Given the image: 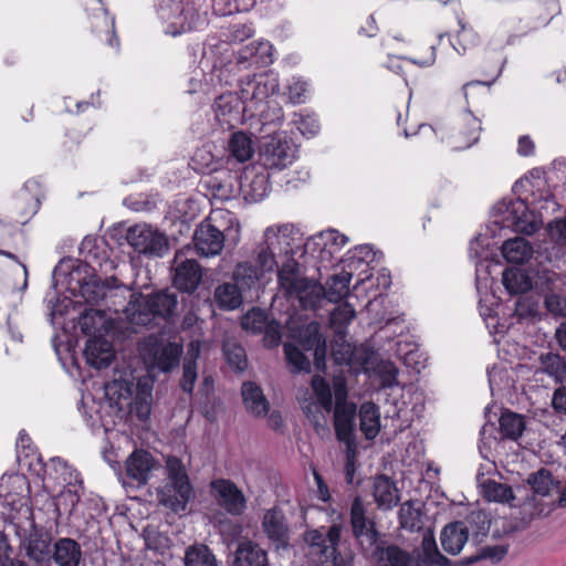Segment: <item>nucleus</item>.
<instances>
[{
	"instance_id": "43",
	"label": "nucleus",
	"mask_w": 566,
	"mask_h": 566,
	"mask_svg": "<svg viewBox=\"0 0 566 566\" xmlns=\"http://www.w3.org/2000/svg\"><path fill=\"white\" fill-rule=\"evenodd\" d=\"M186 566H218L217 558L206 545L190 546L185 555Z\"/></svg>"
},
{
	"instance_id": "49",
	"label": "nucleus",
	"mask_w": 566,
	"mask_h": 566,
	"mask_svg": "<svg viewBox=\"0 0 566 566\" xmlns=\"http://www.w3.org/2000/svg\"><path fill=\"white\" fill-rule=\"evenodd\" d=\"M399 521L401 527L410 531L420 530L422 526L421 512L410 501L401 504Z\"/></svg>"
},
{
	"instance_id": "24",
	"label": "nucleus",
	"mask_w": 566,
	"mask_h": 566,
	"mask_svg": "<svg viewBox=\"0 0 566 566\" xmlns=\"http://www.w3.org/2000/svg\"><path fill=\"white\" fill-rule=\"evenodd\" d=\"M373 496L380 510H390L400 500L396 483L387 475H377L373 483Z\"/></svg>"
},
{
	"instance_id": "34",
	"label": "nucleus",
	"mask_w": 566,
	"mask_h": 566,
	"mask_svg": "<svg viewBox=\"0 0 566 566\" xmlns=\"http://www.w3.org/2000/svg\"><path fill=\"white\" fill-rule=\"evenodd\" d=\"M502 254L507 262L521 264L532 258L533 248L526 239L516 237L503 243Z\"/></svg>"
},
{
	"instance_id": "35",
	"label": "nucleus",
	"mask_w": 566,
	"mask_h": 566,
	"mask_svg": "<svg viewBox=\"0 0 566 566\" xmlns=\"http://www.w3.org/2000/svg\"><path fill=\"white\" fill-rule=\"evenodd\" d=\"M213 298L218 307L224 311H233L242 304V295L235 283L218 285Z\"/></svg>"
},
{
	"instance_id": "42",
	"label": "nucleus",
	"mask_w": 566,
	"mask_h": 566,
	"mask_svg": "<svg viewBox=\"0 0 566 566\" xmlns=\"http://www.w3.org/2000/svg\"><path fill=\"white\" fill-rule=\"evenodd\" d=\"M229 153L239 163L249 160L254 153L251 138L242 132L234 133L229 140Z\"/></svg>"
},
{
	"instance_id": "58",
	"label": "nucleus",
	"mask_w": 566,
	"mask_h": 566,
	"mask_svg": "<svg viewBox=\"0 0 566 566\" xmlns=\"http://www.w3.org/2000/svg\"><path fill=\"white\" fill-rule=\"evenodd\" d=\"M545 306L553 314L566 316V297L560 298L554 293L546 294Z\"/></svg>"
},
{
	"instance_id": "62",
	"label": "nucleus",
	"mask_w": 566,
	"mask_h": 566,
	"mask_svg": "<svg viewBox=\"0 0 566 566\" xmlns=\"http://www.w3.org/2000/svg\"><path fill=\"white\" fill-rule=\"evenodd\" d=\"M298 130L308 137L315 136L319 130V124L314 117L301 118L297 126Z\"/></svg>"
},
{
	"instance_id": "38",
	"label": "nucleus",
	"mask_w": 566,
	"mask_h": 566,
	"mask_svg": "<svg viewBox=\"0 0 566 566\" xmlns=\"http://www.w3.org/2000/svg\"><path fill=\"white\" fill-rule=\"evenodd\" d=\"M352 273L343 271L339 274L333 275L326 282L325 297L329 302H338L349 294V283Z\"/></svg>"
},
{
	"instance_id": "48",
	"label": "nucleus",
	"mask_w": 566,
	"mask_h": 566,
	"mask_svg": "<svg viewBox=\"0 0 566 566\" xmlns=\"http://www.w3.org/2000/svg\"><path fill=\"white\" fill-rule=\"evenodd\" d=\"M268 322L269 318L266 312L254 307L243 315L241 319V326L245 331L258 334L263 332V328L266 327Z\"/></svg>"
},
{
	"instance_id": "41",
	"label": "nucleus",
	"mask_w": 566,
	"mask_h": 566,
	"mask_svg": "<svg viewBox=\"0 0 566 566\" xmlns=\"http://www.w3.org/2000/svg\"><path fill=\"white\" fill-rule=\"evenodd\" d=\"M525 429V421L521 415L504 411L500 418V430L504 438L517 440Z\"/></svg>"
},
{
	"instance_id": "21",
	"label": "nucleus",
	"mask_w": 566,
	"mask_h": 566,
	"mask_svg": "<svg viewBox=\"0 0 566 566\" xmlns=\"http://www.w3.org/2000/svg\"><path fill=\"white\" fill-rule=\"evenodd\" d=\"M82 559V547L75 539L60 537L54 542L51 560L57 566H80Z\"/></svg>"
},
{
	"instance_id": "25",
	"label": "nucleus",
	"mask_w": 566,
	"mask_h": 566,
	"mask_svg": "<svg viewBox=\"0 0 566 566\" xmlns=\"http://www.w3.org/2000/svg\"><path fill=\"white\" fill-rule=\"evenodd\" d=\"M84 354L86 361L97 369L109 366L114 358L113 345L103 337L88 339Z\"/></svg>"
},
{
	"instance_id": "29",
	"label": "nucleus",
	"mask_w": 566,
	"mask_h": 566,
	"mask_svg": "<svg viewBox=\"0 0 566 566\" xmlns=\"http://www.w3.org/2000/svg\"><path fill=\"white\" fill-rule=\"evenodd\" d=\"M468 539V530L460 521L444 526L440 536L443 549L451 555L459 554Z\"/></svg>"
},
{
	"instance_id": "39",
	"label": "nucleus",
	"mask_w": 566,
	"mask_h": 566,
	"mask_svg": "<svg viewBox=\"0 0 566 566\" xmlns=\"http://www.w3.org/2000/svg\"><path fill=\"white\" fill-rule=\"evenodd\" d=\"M482 494L489 502L507 503L515 499L511 486L494 480H485L482 484Z\"/></svg>"
},
{
	"instance_id": "61",
	"label": "nucleus",
	"mask_w": 566,
	"mask_h": 566,
	"mask_svg": "<svg viewBox=\"0 0 566 566\" xmlns=\"http://www.w3.org/2000/svg\"><path fill=\"white\" fill-rule=\"evenodd\" d=\"M307 86L305 82L296 81L289 86V97L293 104H300L304 102Z\"/></svg>"
},
{
	"instance_id": "1",
	"label": "nucleus",
	"mask_w": 566,
	"mask_h": 566,
	"mask_svg": "<svg viewBox=\"0 0 566 566\" xmlns=\"http://www.w3.org/2000/svg\"><path fill=\"white\" fill-rule=\"evenodd\" d=\"M312 389L317 398L319 407L331 412L333 408V395L335 397L334 426L337 439L350 443L354 433V418L356 406L347 401L345 380L340 377L334 379L333 392L329 384L316 375L311 381Z\"/></svg>"
},
{
	"instance_id": "6",
	"label": "nucleus",
	"mask_w": 566,
	"mask_h": 566,
	"mask_svg": "<svg viewBox=\"0 0 566 566\" xmlns=\"http://www.w3.org/2000/svg\"><path fill=\"white\" fill-rule=\"evenodd\" d=\"M296 145L285 136L273 135L266 139L260 150V160L264 168L282 170L296 158Z\"/></svg>"
},
{
	"instance_id": "26",
	"label": "nucleus",
	"mask_w": 566,
	"mask_h": 566,
	"mask_svg": "<svg viewBox=\"0 0 566 566\" xmlns=\"http://www.w3.org/2000/svg\"><path fill=\"white\" fill-rule=\"evenodd\" d=\"M507 220L516 232L524 234H533L538 229V224L534 219L533 213L528 210L523 200L511 202L507 208Z\"/></svg>"
},
{
	"instance_id": "44",
	"label": "nucleus",
	"mask_w": 566,
	"mask_h": 566,
	"mask_svg": "<svg viewBox=\"0 0 566 566\" xmlns=\"http://www.w3.org/2000/svg\"><path fill=\"white\" fill-rule=\"evenodd\" d=\"M356 312L348 303L338 305L331 314V326L337 336L345 337L348 324L355 318Z\"/></svg>"
},
{
	"instance_id": "13",
	"label": "nucleus",
	"mask_w": 566,
	"mask_h": 566,
	"mask_svg": "<svg viewBox=\"0 0 566 566\" xmlns=\"http://www.w3.org/2000/svg\"><path fill=\"white\" fill-rule=\"evenodd\" d=\"M350 525L361 552L370 551L377 544L379 533L375 528V523L366 518L363 501L358 496L352 503Z\"/></svg>"
},
{
	"instance_id": "53",
	"label": "nucleus",
	"mask_w": 566,
	"mask_h": 566,
	"mask_svg": "<svg viewBox=\"0 0 566 566\" xmlns=\"http://www.w3.org/2000/svg\"><path fill=\"white\" fill-rule=\"evenodd\" d=\"M103 318V311L88 308L80 316L78 325L84 334L92 335L98 329L96 319L102 322Z\"/></svg>"
},
{
	"instance_id": "9",
	"label": "nucleus",
	"mask_w": 566,
	"mask_h": 566,
	"mask_svg": "<svg viewBox=\"0 0 566 566\" xmlns=\"http://www.w3.org/2000/svg\"><path fill=\"white\" fill-rule=\"evenodd\" d=\"M159 14L166 23L165 32L172 36L197 29L200 24V15L192 7L184 8L179 3L160 6Z\"/></svg>"
},
{
	"instance_id": "59",
	"label": "nucleus",
	"mask_w": 566,
	"mask_h": 566,
	"mask_svg": "<svg viewBox=\"0 0 566 566\" xmlns=\"http://www.w3.org/2000/svg\"><path fill=\"white\" fill-rule=\"evenodd\" d=\"M548 228L551 238L558 244L566 245V218L551 222Z\"/></svg>"
},
{
	"instance_id": "60",
	"label": "nucleus",
	"mask_w": 566,
	"mask_h": 566,
	"mask_svg": "<svg viewBox=\"0 0 566 566\" xmlns=\"http://www.w3.org/2000/svg\"><path fill=\"white\" fill-rule=\"evenodd\" d=\"M556 281H558V275L556 273L549 271H542L537 274L535 286L536 289L546 293L553 290Z\"/></svg>"
},
{
	"instance_id": "3",
	"label": "nucleus",
	"mask_w": 566,
	"mask_h": 566,
	"mask_svg": "<svg viewBox=\"0 0 566 566\" xmlns=\"http://www.w3.org/2000/svg\"><path fill=\"white\" fill-rule=\"evenodd\" d=\"M167 482L159 491V502L178 513L185 511L188 502L195 496L186 465L175 457L166 458Z\"/></svg>"
},
{
	"instance_id": "56",
	"label": "nucleus",
	"mask_w": 566,
	"mask_h": 566,
	"mask_svg": "<svg viewBox=\"0 0 566 566\" xmlns=\"http://www.w3.org/2000/svg\"><path fill=\"white\" fill-rule=\"evenodd\" d=\"M264 343L269 347L277 346L282 338L281 325L275 321H269L266 327L263 328Z\"/></svg>"
},
{
	"instance_id": "12",
	"label": "nucleus",
	"mask_w": 566,
	"mask_h": 566,
	"mask_svg": "<svg viewBox=\"0 0 566 566\" xmlns=\"http://www.w3.org/2000/svg\"><path fill=\"white\" fill-rule=\"evenodd\" d=\"M182 349L175 343H164L149 338L142 347V355L146 363L161 371H169L179 363Z\"/></svg>"
},
{
	"instance_id": "36",
	"label": "nucleus",
	"mask_w": 566,
	"mask_h": 566,
	"mask_svg": "<svg viewBox=\"0 0 566 566\" xmlns=\"http://www.w3.org/2000/svg\"><path fill=\"white\" fill-rule=\"evenodd\" d=\"M359 419L366 439H374L380 430L379 408L373 402H364L359 409Z\"/></svg>"
},
{
	"instance_id": "10",
	"label": "nucleus",
	"mask_w": 566,
	"mask_h": 566,
	"mask_svg": "<svg viewBox=\"0 0 566 566\" xmlns=\"http://www.w3.org/2000/svg\"><path fill=\"white\" fill-rule=\"evenodd\" d=\"M126 238L139 253L160 256L168 250L166 237L147 224H136L129 228Z\"/></svg>"
},
{
	"instance_id": "55",
	"label": "nucleus",
	"mask_w": 566,
	"mask_h": 566,
	"mask_svg": "<svg viewBox=\"0 0 566 566\" xmlns=\"http://www.w3.org/2000/svg\"><path fill=\"white\" fill-rule=\"evenodd\" d=\"M237 106L238 98L231 93L220 95L213 103L214 113L219 118L229 116Z\"/></svg>"
},
{
	"instance_id": "32",
	"label": "nucleus",
	"mask_w": 566,
	"mask_h": 566,
	"mask_svg": "<svg viewBox=\"0 0 566 566\" xmlns=\"http://www.w3.org/2000/svg\"><path fill=\"white\" fill-rule=\"evenodd\" d=\"M272 45L269 42L253 41L240 49L238 52V63L250 62L255 65H268L272 63Z\"/></svg>"
},
{
	"instance_id": "14",
	"label": "nucleus",
	"mask_w": 566,
	"mask_h": 566,
	"mask_svg": "<svg viewBox=\"0 0 566 566\" xmlns=\"http://www.w3.org/2000/svg\"><path fill=\"white\" fill-rule=\"evenodd\" d=\"M20 546L24 549L25 556L34 564L42 566L51 563L52 535L43 528L33 525L29 534L21 541Z\"/></svg>"
},
{
	"instance_id": "40",
	"label": "nucleus",
	"mask_w": 566,
	"mask_h": 566,
	"mask_svg": "<svg viewBox=\"0 0 566 566\" xmlns=\"http://www.w3.org/2000/svg\"><path fill=\"white\" fill-rule=\"evenodd\" d=\"M539 361L543 373L553 377L556 382H566V361L558 354H543Z\"/></svg>"
},
{
	"instance_id": "8",
	"label": "nucleus",
	"mask_w": 566,
	"mask_h": 566,
	"mask_svg": "<svg viewBox=\"0 0 566 566\" xmlns=\"http://www.w3.org/2000/svg\"><path fill=\"white\" fill-rule=\"evenodd\" d=\"M189 248L176 252L172 264V284L185 293H193L201 283L202 268L195 259H189Z\"/></svg>"
},
{
	"instance_id": "22",
	"label": "nucleus",
	"mask_w": 566,
	"mask_h": 566,
	"mask_svg": "<svg viewBox=\"0 0 566 566\" xmlns=\"http://www.w3.org/2000/svg\"><path fill=\"white\" fill-rule=\"evenodd\" d=\"M307 279L293 258H289L277 271L279 287L287 297H292Z\"/></svg>"
},
{
	"instance_id": "17",
	"label": "nucleus",
	"mask_w": 566,
	"mask_h": 566,
	"mask_svg": "<svg viewBox=\"0 0 566 566\" xmlns=\"http://www.w3.org/2000/svg\"><path fill=\"white\" fill-rule=\"evenodd\" d=\"M263 244L265 249H270L277 256L293 254V229L289 226L269 227L264 231Z\"/></svg>"
},
{
	"instance_id": "18",
	"label": "nucleus",
	"mask_w": 566,
	"mask_h": 566,
	"mask_svg": "<svg viewBox=\"0 0 566 566\" xmlns=\"http://www.w3.org/2000/svg\"><path fill=\"white\" fill-rule=\"evenodd\" d=\"M262 527L268 538L276 548L286 547L289 543V527L281 510L271 509L265 512Z\"/></svg>"
},
{
	"instance_id": "11",
	"label": "nucleus",
	"mask_w": 566,
	"mask_h": 566,
	"mask_svg": "<svg viewBox=\"0 0 566 566\" xmlns=\"http://www.w3.org/2000/svg\"><path fill=\"white\" fill-rule=\"evenodd\" d=\"M211 495L219 506L232 516H240L247 509V499L234 482L216 479L210 483Z\"/></svg>"
},
{
	"instance_id": "46",
	"label": "nucleus",
	"mask_w": 566,
	"mask_h": 566,
	"mask_svg": "<svg viewBox=\"0 0 566 566\" xmlns=\"http://www.w3.org/2000/svg\"><path fill=\"white\" fill-rule=\"evenodd\" d=\"M263 273L249 262L238 263L233 270V280L237 285L251 289L261 279Z\"/></svg>"
},
{
	"instance_id": "47",
	"label": "nucleus",
	"mask_w": 566,
	"mask_h": 566,
	"mask_svg": "<svg viewBox=\"0 0 566 566\" xmlns=\"http://www.w3.org/2000/svg\"><path fill=\"white\" fill-rule=\"evenodd\" d=\"M527 483L531 485L534 493L546 496L552 490L557 488L552 473L546 469H539L538 471L531 473L527 478Z\"/></svg>"
},
{
	"instance_id": "31",
	"label": "nucleus",
	"mask_w": 566,
	"mask_h": 566,
	"mask_svg": "<svg viewBox=\"0 0 566 566\" xmlns=\"http://www.w3.org/2000/svg\"><path fill=\"white\" fill-rule=\"evenodd\" d=\"M241 395L249 412L256 417L265 416L269 411V402L262 389L252 381L243 382Z\"/></svg>"
},
{
	"instance_id": "2",
	"label": "nucleus",
	"mask_w": 566,
	"mask_h": 566,
	"mask_svg": "<svg viewBox=\"0 0 566 566\" xmlns=\"http://www.w3.org/2000/svg\"><path fill=\"white\" fill-rule=\"evenodd\" d=\"M178 295L169 290L151 294H132L125 308L127 319L134 325H148L156 318L169 319L177 314Z\"/></svg>"
},
{
	"instance_id": "50",
	"label": "nucleus",
	"mask_w": 566,
	"mask_h": 566,
	"mask_svg": "<svg viewBox=\"0 0 566 566\" xmlns=\"http://www.w3.org/2000/svg\"><path fill=\"white\" fill-rule=\"evenodd\" d=\"M223 353L228 364L235 370L242 371L247 368V357L242 346L234 342H226Z\"/></svg>"
},
{
	"instance_id": "54",
	"label": "nucleus",
	"mask_w": 566,
	"mask_h": 566,
	"mask_svg": "<svg viewBox=\"0 0 566 566\" xmlns=\"http://www.w3.org/2000/svg\"><path fill=\"white\" fill-rule=\"evenodd\" d=\"M277 255L270 249H265L262 242L256 247V263L258 269L264 274L272 272L277 266Z\"/></svg>"
},
{
	"instance_id": "30",
	"label": "nucleus",
	"mask_w": 566,
	"mask_h": 566,
	"mask_svg": "<svg viewBox=\"0 0 566 566\" xmlns=\"http://www.w3.org/2000/svg\"><path fill=\"white\" fill-rule=\"evenodd\" d=\"M291 298L297 300L304 310H314L325 298V287L316 280L307 279Z\"/></svg>"
},
{
	"instance_id": "64",
	"label": "nucleus",
	"mask_w": 566,
	"mask_h": 566,
	"mask_svg": "<svg viewBox=\"0 0 566 566\" xmlns=\"http://www.w3.org/2000/svg\"><path fill=\"white\" fill-rule=\"evenodd\" d=\"M552 405L555 410L566 413V387L562 386L555 390Z\"/></svg>"
},
{
	"instance_id": "4",
	"label": "nucleus",
	"mask_w": 566,
	"mask_h": 566,
	"mask_svg": "<svg viewBox=\"0 0 566 566\" xmlns=\"http://www.w3.org/2000/svg\"><path fill=\"white\" fill-rule=\"evenodd\" d=\"M342 526L334 524L326 533L311 530L304 534V554L307 558L303 566H338L337 545L340 541Z\"/></svg>"
},
{
	"instance_id": "19",
	"label": "nucleus",
	"mask_w": 566,
	"mask_h": 566,
	"mask_svg": "<svg viewBox=\"0 0 566 566\" xmlns=\"http://www.w3.org/2000/svg\"><path fill=\"white\" fill-rule=\"evenodd\" d=\"M300 343L305 350H314V364L317 369L325 368L326 340L319 333V325L307 324L300 332Z\"/></svg>"
},
{
	"instance_id": "20",
	"label": "nucleus",
	"mask_w": 566,
	"mask_h": 566,
	"mask_svg": "<svg viewBox=\"0 0 566 566\" xmlns=\"http://www.w3.org/2000/svg\"><path fill=\"white\" fill-rule=\"evenodd\" d=\"M153 402V380L149 378H139L136 382L132 403H129L128 412L145 421L149 418Z\"/></svg>"
},
{
	"instance_id": "63",
	"label": "nucleus",
	"mask_w": 566,
	"mask_h": 566,
	"mask_svg": "<svg viewBox=\"0 0 566 566\" xmlns=\"http://www.w3.org/2000/svg\"><path fill=\"white\" fill-rule=\"evenodd\" d=\"M52 461L61 470H64L65 474H67V476L64 478L65 482H67L69 484L82 483L80 473L76 470L69 467L64 460L57 458V459H53Z\"/></svg>"
},
{
	"instance_id": "27",
	"label": "nucleus",
	"mask_w": 566,
	"mask_h": 566,
	"mask_svg": "<svg viewBox=\"0 0 566 566\" xmlns=\"http://www.w3.org/2000/svg\"><path fill=\"white\" fill-rule=\"evenodd\" d=\"M232 566H269L268 554L256 543L242 542L234 552Z\"/></svg>"
},
{
	"instance_id": "5",
	"label": "nucleus",
	"mask_w": 566,
	"mask_h": 566,
	"mask_svg": "<svg viewBox=\"0 0 566 566\" xmlns=\"http://www.w3.org/2000/svg\"><path fill=\"white\" fill-rule=\"evenodd\" d=\"M277 91L279 81L274 74L261 73L242 80L240 97L244 104V111L261 113L263 104Z\"/></svg>"
},
{
	"instance_id": "28",
	"label": "nucleus",
	"mask_w": 566,
	"mask_h": 566,
	"mask_svg": "<svg viewBox=\"0 0 566 566\" xmlns=\"http://www.w3.org/2000/svg\"><path fill=\"white\" fill-rule=\"evenodd\" d=\"M136 384L120 379L105 385V396L119 411H126L132 403Z\"/></svg>"
},
{
	"instance_id": "16",
	"label": "nucleus",
	"mask_w": 566,
	"mask_h": 566,
	"mask_svg": "<svg viewBox=\"0 0 566 566\" xmlns=\"http://www.w3.org/2000/svg\"><path fill=\"white\" fill-rule=\"evenodd\" d=\"M156 465L154 457L145 450H135L126 460V474L138 485L148 482Z\"/></svg>"
},
{
	"instance_id": "7",
	"label": "nucleus",
	"mask_w": 566,
	"mask_h": 566,
	"mask_svg": "<svg viewBox=\"0 0 566 566\" xmlns=\"http://www.w3.org/2000/svg\"><path fill=\"white\" fill-rule=\"evenodd\" d=\"M223 214V211H214L197 227L192 241L200 256L210 258L221 253L224 247V233L216 223Z\"/></svg>"
},
{
	"instance_id": "37",
	"label": "nucleus",
	"mask_w": 566,
	"mask_h": 566,
	"mask_svg": "<svg viewBox=\"0 0 566 566\" xmlns=\"http://www.w3.org/2000/svg\"><path fill=\"white\" fill-rule=\"evenodd\" d=\"M502 282L511 294H522L533 287L531 277L520 269H506Z\"/></svg>"
},
{
	"instance_id": "33",
	"label": "nucleus",
	"mask_w": 566,
	"mask_h": 566,
	"mask_svg": "<svg viewBox=\"0 0 566 566\" xmlns=\"http://www.w3.org/2000/svg\"><path fill=\"white\" fill-rule=\"evenodd\" d=\"M421 551L416 560L418 566H446L449 563V559L439 552L433 534L429 530L422 535Z\"/></svg>"
},
{
	"instance_id": "23",
	"label": "nucleus",
	"mask_w": 566,
	"mask_h": 566,
	"mask_svg": "<svg viewBox=\"0 0 566 566\" xmlns=\"http://www.w3.org/2000/svg\"><path fill=\"white\" fill-rule=\"evenodd\" d=\"M113 285H109L108 280H102L95 273L90 274L87 277L80 281V293L83 298L90 304H98L104 300L112 287H116L117 279L111 277Z\"/></svg>"
},
{
	"instance_id": "51",
	"label": "nucleus",
	"mask_w": 566,
	"mask_h": 566,
	"mask_svg": "<svg viewBox=\"0 0 566 566\" xmlns=\"http://www.w3.org/2000/svg\"><path fill=\"white\" fill-rule=\"evenodd\" d=\"M284 354L289 365L293 367V373L311 370V363L308 358L294 345L284 344Z\"/></svg>"
},
{
	"instance_id": "15",
	"label": "nucleus",
	"mask_w": 566,
	"mask_h": 566,
	"mask_svg": "<svg viewBox=\"0 0 566 566\" xmlns=\"http://www.w3.org/2000/svg\"><path fill=\"white\" fill-rule=\"evenodd\" d=\"M363 554L374 566H418L409 552L394 544L377 543L370 551H364Z\"/></svg>"
},
{
	"instance_id": "57",
	"label": "nucleus",
	"mask_w": 566,
	"mask_h": 566,
	"mask_svg": "<svg viewBox=\"0 0 566 566\" xmlns=\"http://www.w3.org/2000/svg\"><path fill=\"white\" fill-rule=\"evenodd\" d=\"M197 379V364L193 361H184V374L181 379V388L184 391L191 394Z\"/></svg>"
},
{
	"instance_id": "45",
	"label": "nucleus",
	"mask_w": 566,
	"mask_h": 566,
	"mask_svg": "<svg viewBox=\"0 0 566 566\" xmlns=\"http://www.w3.org/2000/svg\"><path fill=\"white\" fill-rule=\"evenodd\" d=\"M460 522L465 525L468 530V537L471 535L476 541L480 539V536H485L490 530V521L483 511H473L464 521Z\"/></svg>"
},
{
	"instance_id": "52",
	"label": "nucleus",
	"mask_w": 566,
	"mask_h": 566,
	"mask_svg": "<svg viewBox=\"0 0 566 566\" xmlns=\"http://www.w3.org/2000/svg\"><path fill=\"white\" fill-rule=\"evenodd\" d=\"M332 357L338 365H349L354 357V348L344 337L338 336L332 345Z\"/></svg>"
}]
</instances>
